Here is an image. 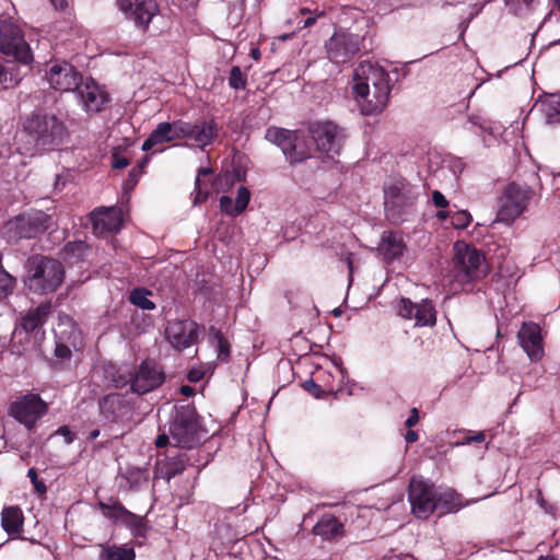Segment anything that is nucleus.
I'll return each instance as SVG.
<instances>
[{"mask_svg":"<svg viewBox=\"0 0 560 560\" xmlns=\"http://www.w3.org/2000/svg\"><path fill=\"white\" fill-rule=\"evenodd\" d=\"M352 80V90L361 113H382L388 104L392 90L388 72L378 65L365 61L354 69Z\"/></svg>","mask_w":560,"mask_h":560,"instance_id":"obj_1","label":"nucleus"},{"mask_svg":"<svg viewBox=\"0 0 560 560\" xmlns=\"http://www.w3.org/2000/svg\"><path fill=\"white\" fill-rule=\"evenodd\" d=\"M63 265L55 258L35 255L27 259L24 283L27 290L37 295L57 291L65 281Z\"/></svg>","mask_w":560,"mask_h":560,"instance_id":"obj_2","label":"nucleus"},{"mask_svg":"<svg viewBox=\"0 0 560 560\" xmlns=\"http://www.w3.org/2000/svg\"><path fill=\"white\" fill-rule=\"evenodd\" d=\"M24 129L34 140L36 148L51 150L62 143L67 128L54 114L33 113L24 121Z\"/></svg>","mask_w":560,"mask_h":560,"instance_id":"obj_3","label":"nucleus"},{"mask_svg":"<svg viewBox=\"0 0 560 560\" xmlns=\"http://www.w3.org/2000/svg\"><path fill=\"white\" fill-rule=\"evenodd\" d=\"M55 224L52 214L42 210H28L10 219L2 228L8 242L32 238L44 233Z\"/></svg>","mask_w":560,"mask_h":560,"instance_id":"obj_4","label":"nucleus"},{"mask_svg":"<svg viewBox=\"0 0 560 560\" xmlns=\"http://www.w3.org/2000/svg\"><path fill=\"white\" fill-rule=\"evenodd\" d=\"M163 381V373L154 361H144L135 372L128 366H122L113 377L116 387H122L130 383L131 389L138 394H145L156 388Z\"/></svg>","mask_w":560,"mask_h":560,"instance_id":"obj_5","label":"nucleus"},{"mask_svg":"<svg viewBox=\"0 0 560 560\" xmlns=\"http://www.w3.org/2000/svg\"><path fill=\"white\" fill-rule=\"evenodd\" d=\"M453 265L456 276L462 281L477 280L486 275L483 255L465 242L454 244Z\"/></svg>","mask_w":560,"mask_h":560,"instance_id":"obj_6","label":"nucleus"},{"mask_svg":"<svg viewBox=\"0 0 560 560\" xmlns=\"http://www.w3.org/2000/svg\"><path fill=\"white\" fill-rule=\"evenodd\" d=\"M533 191L515 183L509 184L502 194L501 205L497 213V221L512 224L527 209Z\"/></svg>","mask_w":560,"mask_h":560,"instance_id":"obj_7","label":"nucleus"},{"mask_svg":"<svg viewBox=\"0 0 560 560\" xmlns=\"http://www.w3.org/2000/svg\"><path fill=\"white\" fill-rule=\"evenodd\" d=\"M408 499L413 515L428 518L438 509V491L422 477H413L409 483Z\"/></svg>","mask_w":560,"mask_h":560,"instance_id":"obj_8","label":"nucleus"},{"mask_svg":"<svg viewBox=\"0 0 560 560\" xmlns=\"http://www.w3.org/2000/svg\"><path fill=\"white\" fill-rule=\"evenodd\" d=\"M362 44V36L346 31H338L325 43L326 56L331 62L343 65L352 60L361 51Z\"/></svg>","mask_w":560,"mask_h":560,"instance_id":"obj_9","label":"nucleus"},{"mask_svg":"<svg viewBox=\"0 0 560 560\" xmlns=\"http://www.w3.org/2000/svg\"><path fill=\"white\" fill-rule=\"evenodd\" d=\"M0 51L3 55L12 56L23 65H28L33 61L31 48L21 28L11 22H0Z\"/></svg>","mask_w":560,"mask_h":560,"instance_id":"obj_10","label":"nucleus"},{"mask_svg":"<svg viewBox=\"0 0 560 560\" xmlns=\"http://www.w3.org/2000/svg\"><path fill=\"white\" fill-rule=\"evenodd\" d=\"M384 194L386 212L396 220L399 219L405 209L413 206L418 197L415 187L405 180H395L388 184L385 187Z\"/></svg>","mask_w":560,"mask_h":560,"instance_id":"obj_11","label":"nucleus"},{"mask_svg":"<svg viewBox=\"0 0 560 560\" xmlns=\"http://www.w3.org/2000/svg\"><path fill=\"white\" fill-rule=\"evenodd\" d=\"M310 133L316 150L327 158H334L341 149L342 133L331 121H316L310 126Z\"/></svg>","mask_w":560,"mask_h":560,"instance_id":"obj_12","label":"nucleus"},{"mask_svg":"<svg viewBox=\"0 0 560 560\" xmlns=\"http://www.w3.org/2000/svg\"><path fill=\"white\" fill-rule=\"evenodd\" d=\"M171 439L175 446L192 447L198 443L199 430L191 408L186 407L177 412L175 420L171 427Z\"/></svg>","mask_w":560,"mask_h":560,"instance_id":"obj_13","label":"nucleus"},{"mask_svg":"<svg viewBox=\"0 0 560 560\" xmlns=\"http://www.w3.org/2000/svg\"><path fill=\"white\" fill-rule=\"evenodd\" d=\"M46 80L55 90L61 92H74L82 78L69 62L56 61L46 70Z\"/></svg>","mask_w":560,"mask_h":560,"instance_id":"obj_14","label":"nucleus"},{"mask_svg":"<svg viewBox=\"0 0 560 560\" xmlns=\"http://www.w3.org/2000/svg\"><path fill=\"white\" fill-rule=\"evenodd\" d=\"M47 406L37 395H27L11 405L10 413L27 429L46 413Z\"/></svg>","mask_w":560,"mask_h":560,"instance_id":"obj_15","label":"nucleus"},{"mask_svg":"<svg viewBox=\"0 0 560 560\" xmlns=\"http://www.w3.org/2000/svg\"><path fill=\"white\" fill-rule=\"evenodd\" d=\"M116 2L126 19L143 28H147L159 13L156 0H116Z\"/></svg>","mask_w":560,"mask_h":560,"instance_id":"obj_16","label":"nucleus"},{"mask_svg":"<svg viewBox=\"0 0 560 560\" xmlns=\"http://www.w3.org/2000/svg\"><path fill=\"white\" fill-rule=\"evenodd\" d=\"M74 93L83 110L88 114L101 112L108 101L107 93L92 79L81 80Z\"/></svg>","mask_w":560,"mask_h":560,"instance_id":"obj_17","label":"nucleus"},{"mask_svg":"<svg viewBox=\"0 0 560 560\" xmlns=\"http://www.w3.org/2000/svg\"><path fill=\"white\" fill-rule=\"evenodd\" d=\"M398 314L407 319H415L416 326H434L436 312L431 301L422 300L413 303L409 299H401L398 303Z\"/></svg>","mask_w":560,"mask_h":560,"instance_id":"obj_18","label":"nucleus"},{"mask_svg":"<svg viewBox=\"0 0 560 560\" xmlns=\"http://www.w3.org/2000/svg\"><path fill=\"white\" fill-rule=\"evenodd\" d=\"M166 338L176 349L182 350L194 345L198 337V325L189 319L170 322Z\"/></svg>","mask_w":560,"mask_h":560,"instance_id":"obj_19","label":"nucleus"},{"mask_svg":"<svg viewBox=\"0 0 560 560\" xmlns=\"http://www.w3.org/2000/svg\"><path fill=\"white\" fill-rule=\"evenodd\" d=\"M518 343L530 361L537 362L544 357L542 336L539 325L524 323L517 332Z\"/></svg>","mask_w":560,"mask_h":560,"instance_id":"obj_20","label":"nucleus"},{"mask_svg":"<svg viewBox=\"0 0 560 560\" xmlns=\"http://www.w3.org/2000/svg\"><path fill=\"white\" fill-rule=\"evenodd\" d=\"M93 232L96 235L118 232L122 224L121 211L116 207L100 208L91 213Z\"/></svg>","mask_w":560,"mask_h":560,"instance_id":"obj_21","label":"nucleus"},{"mask_svg":"<svg viewBox=\"0 0 560 560\" xmlns=\"http://www.w3.org/2000/svg\"><path fill=\"white\" fill-rule=\"evenodd\" d=\"M100 413L106 422L113 423L129 416L130 404L120 394H109L100 400Z\"/></svg>","mask_w":560,"mask_h":560,"instance_id":"obj_22","label":"nucleus"},{"mask_svg":"<svg viewBox=\"0 0 560 560\" xmlns=\"http://www.w3.org/2000/svg\"><path fill=\"white\" fill-rule=\"evenodd\" d=\"M218 136V128L213 121L202 120L196 124L190 122L188 139L194 140L199 147L203 148L213 142Z\"/></svg>","mask_w":560,"mask_h":560,"instance_id":"obj_23","label":"nucleus"},{"mask_svg":"<svg viewBox=\"0 0 560 560\" xmlns=\"http://www.w3.org/2000/svg\"><path fill=\"white\" fill-rule=\"evenodd\" d=\"M51 312L50 303H42L37 307L30 310L21 318V327L26 332H32L42 327Z\"/></svg>","mask_w":560,"mask_h":560,"instance_id":"obj_24","label":"nucleus"},{"mask_svg":"<svg viewBox=\"0 0 560 560\" xmlns=\"http://www.w3.org/2000/svg\"><path fill=\"white\" fill-rule=\"evenodd\" d=\"M342 524L332 515H323L313 528V533L324 539H334L342 535Z\"/></svg>","mask_w":560,"mask_h":560,"instance_id":"obj_25","label":"nucleus"},{"mask_svg":"<svg viewBox=\"0 0 560 560\" xmlns=\"http://www.w3.org/2000/svg\"><path fill=\"white\" fill-rule=\"evenodd\" d=\"M266 139L278 145L287 156L292 152V143L298 140V131L271 127L266 132Z\"/></svg>","mask_w":560,"mask_h":560,"instance_id":"obj_26","label":"nucleus"},{"mask_svg":"<svg viewBox=\"0 0 560 560\" xmlns=\"http://www.w3.org/2000/svg\"><path fill=\"white\" fill-rule=\"evenodd\" d=\"M23 512L19 506H9L2 510L1 525L9 535H19L23 528Z\"/></svg>","mask_w":560,"mask_h":560,"instance_id":"obj_27","label":"nucleus"},{"mask_svg":"<svg viewBox=\"0 0 560 560\" xmlns=\"http://www.w3.org/2000/svg\"><path fill=\"white\" fill-rule=\"evenodd\" d=\"M405 249V244L400 235L392 232H385L382 236L380 250L385 259L393 260L398 258Z\"/></svg>","mask_w":560,"mask_h":560,"instance_id":"obj_28","label":"nucleus"},{"mask_svg":"<svg viewBox=\"0 0 560 560\" xmlns=\"http://www.w3.org/2000/svg\"><path fill=\"white\" fill-rule=\"evenodd\" d=\"M22 73L15 62L0 60V84L4 89L13 88L22 80Z\"/></svg>","mask_w":560,"mask_h":560,"instance_id":"obj_29","label":"nucleus"},{"mask_svg":"<svg viewBox=\"0 0 560 560\" xmlns=\"http://www.w3.org/2000/svg\"><path fill=\"white\" fill-rule=\"evenodd\" d=\"M540 110L548 124L560 122V95L551 94L540 101Z\"/></svg>","mask_w":560,"mask_h":560,"instance_id":"obj_30","label":"nucleus"},{"mask_svg":"<svg viewBox=\"0 0 560 560\" xmlns=\"http://www.w3.org/2000/svg\"><path fill=\"white\" fill-rule=\"evenodd\" d=\"M135 550L125 546H102L100 560H135Z\"/></svg>","mask_w":560,"mask_h":560,"instance_id":"obj_31","label":"nucleus"},{"mask_svg":"<svg viewBox=\"0 0 560 560\" xmlns=\"http://www.w3.org/2000/svg\"><path fill=\"white\" fill-rule=\"evenodd\" d=\"M167 135L168 142L186 139L190 131V122L184 120H174L172 122H162Z\"/></svg>","mask_w":560,"mask_h":560,"instance_id":"obj_32","label":"nucleus"},{"mask_svg":"<svg viewBox=\"0 0 560 560\" xmlns=\"http://www.w3.org/2000/svg\"><path fill=\"white\" fill-rule=\"evenodd\" d=\"M100 508L104 511H107L104 513L105 516H107V517L115 518V520H121V521H124V518H126V520L128 518V520L135 521V523H137V525H141V518L138 517L137 515L130 513L129 511H127L119 503L108 505L106 503L101 502Z\"/></svg>","mask_w":560,"mask_h":560,"instance_id":"obj_33","label":"nucleus"},{"mask_svg":"<svg viewBox=\"0 0 560 560\" xmlns=\"http://www.w3.org/2000/svg\"><path fill=\"white\" fill-rule=\"evenodd\" d=\"M311 148L305 143V138L302 133L298 132V140L292 143V152H289L287 159L290 163L303 161L311 156Z\"/></svg>","mask_w":560,"mask_h":560,"instance_id":"obj_34","label":"nucleus"},{"mask_svg":"<svg viewBox=\"0 0 560 560\" xmlns=\"http://www.w3.org/2000/svg\"><path fill=\"white\" fill-rule=\"evenodd\" d=\"M89 250V246L83 241L70 242L63 247V257L75 262L82 260Z\"/></svg>","mask_w":560,"mask_h":560,"instance_id":"obj_35","label":"nucleus"},{"mask_svg":"<svg viewBox=\"0 0 560 560\" xmlns=\"http://www.w3.org/2000/svg\"><path fill=\"white\" fill-rule=\"evenodd\" d=\"M443 508V512H455L462 508L459 497L453 490H447L443 493H438V508Z\"/></svg>","mask_w":560,"mask_h":560,"instance_id":"obj_36","label":"nucleus"},{"mask_svg":"<svg viewBox=\"0 0 560 560\" xmlns=\"http://www.w3.org/2000/svg\"><path fill=\"white\" fill-rule=\"evenodd\" d=\"M150 295V291L137 288L130 292L129 301L142 310L151 311L155 308V304L149 299Z\"/></svg>","mask_w":560,"mask_h":560,"instance_id":"obj_37","label":"nucleus"},{"mask_svg":"<svg viewBox=\"0 0 560 560\" xmlns=\"http://www.w3.org/2000/svg\"><path fill=\"white\" fill-rule=\"evenodd\" d=\"M168 142L167 135L164 130L162 122L158 124L155 129L150 133L148 139L142 144L143 151H149L158 145Z\"/></svg>","mask_w":560,"mask_h":560,"instance_id":"obj_38","label":"nucleus"},{"mask_svg":"<svg viewBox=\"0 0 560 560\" xmlns=\"http://www.w3.org/2000/svg\"><path fill=\"white\" fill-rule=\"evenodd\" d=\"M246 81V74L241 70V68L237 66L232 67L229 77L230 86L234 90L245 89Z\"/></svg>","mask_w":560,"mask_h":560,"instance_id":"obj_39","label":"nucleus"},{"mask_svg":"<svg viewBox=\"0 0 560 560\" xmlns=\"http://www.w3.org/2000/svg\"><path fill=\"white\" fill-rule=\"evenodd\" d=\"M209 175H210L209 170H206V168L199 170L198 176L196 178V184H195V186H196L195 187L196 196H195V200H194L195 205L201 203L207 199L208 191L202 190L201 177L209 176Z\"/></svg>","mask_w":560,"mask_h":560,"instance_id":"obj_40","label":"nucleus"},{"mask_svg":"<svg viewBox=\"0 0 560 560\" xmlns=\"http://www.w3.org/2000/svg\"><path fill=\"white\" fill-rule=\"evenodd\" d=\"M186 469V459L185 457L178 456L177 458L171 460L167 464V470H166V477L167 479H171L175 477L176 475L183 472Z\"/></svg>","mask_w":560,"mask_h":560,"instance_id":"obj_41","label":"nucleus"},{"mask_svg":"<svg viewBox=\"0 0 560 560\" xmlns=\"http://www.w3.org/2000/svg\"><path fill=\"white\" fill-rule=\"evenodd\" d=\"M451 222L456 229H466L471 222V215L465 210L457 211L451 217Z\"/></svg>","mask_w":560,"mask_h":560,"instance_id":"obj_42","label":"nucleus"},{"mask_svg":"<svg viewBox=\"0 0 560 560\" xmlns=\"http://www.w3.org/2000/svg\"><path fill=\"white\" fill-rule=\"evenodd\" d=\"M249 200H250L249 190L244 186H240L237 188V196L235 199L236 210L240 211V213H242L246 209Z\"/></svg>","mask_w":560,"mask_h":560,"instance_id":"obj_43","label":"nucleus"},{"mask_svg":"<svg viewBox=\"0 0 560 560\" xmlns=\"http://www.w3.org/2000/svg\"><path fill=\"white\" fill-rule=\"evenodd\" d=\"M506 7L515 14H523L529 10L534 0H504Z\"/></svg>","mask_w":560,"mask_h":560,"instance_id":"obj_44","label":"nucleus"},{"mask_svg":"<svg viewBox=\"0 0 560 560\" xmlns=\"http://www.w3.org/2000/svg\"><path fill=\"white\" fill-rule=\"evenodd\" d=\"M210 335H211V338H212V342H215V345L219 348L220 355H226L229 353V343L223 338L221 332L219 330L214 329V328H211V334Z\"/></svg>","mask_w":560,"mask_h":560,"instance_id":"obj_45","label":"nucleus"},{"mask_svg":"<svg viewBox=\"0 0 560 560\" xmlns=\"http://www.w3.org/2000/svg\"><path fill=\"white\" fill-rule=\"evenodd\" d=\"M220 208L223 212L232 217L241 214L240 211L236 210L235 201L229 196H222L220 198Z\"/></svg>","mask_w":560,"mask_h":560,"instance_id":"obj_46","label":"nucleus"},{"mask_svg":"<svg viewBox=\"0 0 560 560\" xmlns=\"http://www.w3.org/2000/svg\"><path fill=\"white\" fill-rule=\"evenodd\" d=\"M486 440V434L483 431L476 432L474 434H467L463 441L459 443L462 445H467L471 443H482Z\"/></svg>","mask_w":560,"mask_h":560,"instance_id":"obj_47","label":"nucleus"},{"mask_svg":"<svg viewBox=\"0 0 560 560\" xmlns=\"http://www.w3.org/2000/svg\"><path fill=\"white\" fill-rule=\"evenodd\" d=\"M27 476L31 478L35 489L38 492L44 493L46 491V486L42 481H38L37 474L34 468L28 469Z\"/></svg>","mask_w":560,"mask_h":560,"instance_id":"obj_48","label":"nucleus"},{"mask_svg":"<svg viewBox=\"0 0 560 560\" xmlns=\"http://www.w3.org/2000/svg\"><path fill=\"white\" fill-rule=\"evenodd\" d=\"M432 201L434 203V206L439 207V208H445L448 206V201L447 199L445 198V196L439 191V190H434L432 192Z\"/></svg>","mask_w":560,"mask_h":560,"instance_id":"obj_49","label":"nucleus"},{"mask_svg":"<svg viewBox=\"0 0 560 560\" xmlns=\"http://www.w3.org/2000/svg\"><path fill=\"white\" fill-rule=\"evenodd\" d=\"M55 354L59 359H69L71 357V350L68 346L63 343H57L55 349Z\"/></svg>","mask_w":560,"mask_h":560,"instance_id":"obj_50","label":"nucleus"},{"mask_svg":"<svg viewBox=\"0 0 560 560\" xmlns=\"http://www.w3.org/2000/svg\"><path fill=\"white\" fill-rule=\"evenodd\" d=\"M129 165V161L127 158L125 156H121V155H118V154H115L113 156V167L114 168H125Z\"/></svg>","mask_w":560,"mask_h":560,"instance_id":"obj_51","label":"nucleus"},{"mask_svg":"<svg viewBox=\"0 0 560 560\" xmlns=\"http://www.w3.org/2000/svg\"><path fill=\"white\" fill-rule=\"evenodd\" d=\"M419 422V412H418V409L417 408H412L411 409V412H410V416L407 418L405 424L408 427V428H412L415 427L417 423Z\"/></svg>","mask_w":560,"mask_h":560,"instance_id":"obj_52","label":"nucleus"},{"mask_svg":"<svg viewBox=\"0 0 560 560\" xmlns=\"http://www.w3.org/2000/svg\"><path fill=\"white\" fill-rule=\"evenodd\" d=\"M56 433L61 435L68 444L73 441V435L68 427L59 428Z\"/></svg>","mask_w":560,"mask_h":560,"instance_id":"obj_53","label":"nucleus"},{"mask_svg":"<svg viewBox=\"0 0 560 560\" xmlns=\"http://www.w3.org/2000/svg\"><path fill=\"white\" fill-rule=\"evenodd\" d=\"M122 522L126 523L129 527L133 528L137 534L141 533V530L143 528V522L142 521H141V525H137V523H135V521L128 520V518L127 520L124 518Z\"/></svg>","mask_w":560,"mask_h":560,"instance_id":"obj_54","label":"nucleus"},{"mask_svg":"<svg viewBox=\"0 0 560 560\" xmlns=\"http://www.w3.org/2000/svg\"><path fill=\"white\" fill-rule=\"evenodd\" d=\"M170 441V438L165 434H160L156 440H155V445L158 447H164L165 445H167Z\"/></svg>","mask_w":560,"mask_h":560,"instance_id":"obj_55","label":"nucleus"},{"mask_svg":"<svg viewBox=\"0 0 560 560\" xmlns=\"http://www.w3.org/2000/svg\"><path fill=\"white\" fill-rule=\"evenodd\" d=\"M418 433L416 431L409 430L405 434V440L407 443H413L418 440Z\"/></svg>","mask_w":560,"mask_h":560,"instance_id":"obj_56","label":"nucleus"},{"mask_svg":"<svg viewBox=\"0 0 560 560\" xmlns=\"http://www.w3.org/2000/svg\"><path fill=\"white\" fill-rule=\"evenodd\" d=\"M52 5L58 10H63L68 7L67 0H50Z\"/></svg>","mask_w":560,"mask_h":560,"instance_id":"obj_57","label":"nucleus"},{"mask_svg":"<svg viewBox=\"0 0 560 560\" xmlns=\"http://www.w3.org/2000/svg\"><path fill=\"white\" fill-rule=\"evenodd\" d=\"M180 393L184 395V396H191L194 394V388L188 386V385H183L180 388H179Z\"/></svg>","mask_w":560,"mask_h":560,"instance_id":"obj_58","label":"nucleus"},{"mask_svg":"<svg viewBox=\"0 0 560 560\" xmlns=\"http://www.w3.org/2000/svg\"><path fill=\"white\" fill-rule=\"evenodd\" d=\"M316 22V18H308L304 21L303 27H310L314 25Z\"/></svg>","mask_w":560,"mask_h":560,"instance_id":"obj_59","label":"nucleus"},{"mask_svg":"<svg viewBox=\"0 0 560 560\" xmlns=\"http://www.w3.org/2000/svg\"><path fill=\"white\" fill-rule=\"evenodd\" d=\"M189 381L197 382L200 380V375L196 372H190L188 375Z\"/></svg>","mask_w":560,"mask_h":560,"instance_id":"obj_60","label":"nucleus"},{"mask_svg":"<svg viewBox=\"0 0 560 560\" xmlns=\"http://www.w3.org/2000/svg\"><path fill=\"white\" fill-rule=\"evenodd\" d=\"M100 435V430H93L90 435H89V440L90 441H93L95 440L97 436Z\"/></svg>","mask_w":560,"mask_h":560,"instance_id":"obj_61","label":"nucleus"},{"mask_svg":"<svg viewBox=\"0 0 560 560\" xmlns=\"http://www.w3.org/2000/svg\"><path fill=\"white\" fill-rule=\"evenodd\" d=\"M305 388L317 389V385L313 381H307V382H305Z\"/></svg>","mask_w":560,"mask_h":560,"instance_id":"obj_62","label":"nucleus"},{"mask_svg":"<svg viewBox=\"0 0 560 560\" xmlns=\"http://www.w3.org/2000/svg\"><path fill=\"white\" fill-rule=\"evenodd\" d=\"M292 35H293V33L283 34V35L279 36V40L285 42V40L290 39L292 37Z\"/></svg>","mask_w":560,"mask_h":560,"instance_id":"obj_63","label":"nucleus"},{"mask_svg":"<svg viewBox=\"0 0 560 560\" xmlns=\"http://www.w3.org/2000/svg\"><path fill=\"white\" fill-rule=\"evenodd\" d=\"M538 560H557L555 557H550V556H541L539 557Z\"/></svg>","mask_w":560,"mask_h":560,"instance_id":"obj_64","label":"nucleus"}]
</instances>
